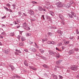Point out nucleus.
<instances>
[{
  "label": "nucleus",
  "mask_w": 79,
  "mask_h": 79,
  "mask_svg": "<svg viewBox=\"0 0 79 79\" xmlns=\"http://www.w3.org/2000/svg\"><path fill=\"white\" fill-rule=\"evenodd\" d=\"M49 53L51 55H52L53 56H56V52L52 51H49Z\"/></svg>",
  "instance_id": "obj_1"
},
{
  "label": "nucleus",
  "mask_w": 79,
  "mask_h": 79,
  "mask_svg": "<svg viewBox=\"0 0 79 79\" xmlns=\"http://www.w3.org/2000/svg\"><path fill=\"white\" fill-rule=\"evenodd\" d=\"M56 5L58 6V7H62L63 6V4L62 3L59 2L56 3Z\"/></svg>",
  "instance_id": "obj_2"
},
{
  "label": "nucleus",
  "mask_w": 79,
  "mask_h": 79,
  "mask_svg": "<svg viewBox=\"0 0 79 79\" xmlns=\"http://www.w3.org/2000/svg\"><path fill=\"white\" fill-rule=\"evenodd\" d=\"M71 69L73 71H74V70H77V66L73 65L71 67Z\"/></svg>",
  "instance_id": "obj_3"
},
{
  "label": "nucleus",
  "mask_w": 79,
  "mask_h": 79,
  "mask_svg": "<svg viewBox=\"0 0 79 79\" xmlns=\"http://www.w3.org/2000/svg\"><path fill=\"white\" fill-rule=\"evenodd\" d=\"M15 51L16 52H15V53L16 55H19V54H18V53H21V52L19 50H18V49H16Z\"/></svg>",
  "instance_id": "obj_4"
},
{
  "label": "nucleus",
  "mask_w": 79,
  "mask_h": 79,
  "mask_svg": "<svg viewBox=\"0 0 79 79\" xmlns=\"http://www.w3.org/2000/svg\"><path fill=\"white\" fill-rule=\"evenodd\" d=\"M28 11L29 14H30V15H34V12L32 10H28Z\"/></svg>",
  "instance_id": "obj_5"
},
{
  "label": "nucleus",
  "mask_w": 79,
  "mask_h": 79,
  "mask_svg": "<svg viewBox=\"0 0 79 79\" xmlns=\"http://www.w3.org/2000/svg\"><path fill=\"white\" fill-rule=\"evenodd\" d=\"M74 53V50L72 49L69 52V54L70 55H72V54H73Z\"/></svg>",
  "instance_id": "obj_6"
},
{
  "label": "nucleus",
  "mask_w": 79,
  "mask_h": 79,
  "mask_svg": "<svg viewBox=\"0 0 79 79\" xmlns=\"http://www.w3.org/2000/svg\"><path fill=\"white\" fill-rule=\"evenodd\" d=\"M4 8L7 11H9L10 13H12V10L11 9H8V8L6 7L5 6H4Z\"/></svg>",
  "instance_id": "obj_7"
},
{
  "label": "nucleus",
  "mask_w": 79,
  "mask_h": 79,
  "mask_svg": "<svg viewBox=\"0 0 79 79\" xmlns=\"http://www.w3.org/2000/svg\"><path fill=\"white\" fill-rule=\"evenodd\" d=\"M30 50L33 52H35L37 51V49L35 48L31 47L30 48Z\"/></svg>",
  "instance_id": "obj_8"
},
{
  "label": "nucleus",
  "mask_w": 79,
  "mask_h": 79,
  "mask_svg": "<svg viewBox=\"0 0 79 79\" xmlns=\"http://www.w3.org/2000/svg\"><path fill=\"white\" fill-rule=\"evenodd\" d=\"M59 17L60 19L62 20V21H64V17H63V15H59Z\"/></svg>",
  "instance_id": "obj_9"
},
{
  "label": "nucleus",
  "mask_w": 79,
  "mask_h": 79,
  "mask_svg": "<svg viewBox=\"0 0 79 79\" xmlns=\"http://www.w3.org/2000/svg\"><path fill=\"white\" fill-rule=\"evenodd\" d=\"M10 52V50L9 49H7L4 51V53L5 54H8Z\"/></svg>",
  "instance_id": "obj_10"
},
{
  "label": "nucleus",
  "mask_w": 79,
  "mask_h": 79,
  "mask_svg": "<svg viewBox=\"0 0 79 79\" xmlns=\"http://www.w3.org/2000/svg\"><path fill=\"white\" fill-rule=\"evenodd\" d=\"M29 67L30 69H32L33 70H34V71H36L37 70V69L36 68H35L34 67V66H29Z\"/></svg>",
  "instance_id": "obj_11"
},
{
  "label": "nucleus",
  "mask_w": 79,
  "mask_h": 79,
  "mask_svg": "<svg viewBox=\"0 0 79 79\" xmlns=\"http://www.w3.org/2000/svg\"><path fill=\"white\" fill-rule=\"evenodd\" d=\"M52 76L53 77L54 79H58V77L57 75H56L53 74H52Z\"/></svg>",
  "instance_id": "obj_12"
},
{
  "label": "nucleus",
  "mask_w": 79,
  "mask_h": 79,
  "mask_svg": "<svg viewBox=\"0 0 79 79\" xmlns=\"http://www.w3.org/2000/svg\"><path fill=\"white\" fill-rule=\"evenodd\" d=\"M65 6L67 8H70L71 6V4L69 3H67L65 5Z\"/></svg>",
  "instance_id": "obj_13"
},
{
  "label": "nucleus",
  "mask_w": 79,
  "mask_h": 79,
  "mask_svg": "<svg viewBox=\"0 0 79 79\" xmlns=\"http://www.w3.org/2000/svg\"><path fill=\"white\" fill-rule=\"evenodd\" d=\"M24 64L25 66L27 67L29 66V64H28V63H27V60H25L24 61Z\"/></svg>",
  "instance_id": "obj_14"
},
{
  "label": "nucleus",
  "mask_w": 79,
  "mask_h": 79,
  "mask_svg": "<svg viewBox=\"0 0 79 79\" xmlns=\"http://www.w3.org/2000/svg\"><path fill=\"white\" fill-rule=\"evenodd\" d=\"M38 9L39 11H43V8H42V7L40 6H39Z\"/></svg>",
  "instance_id": "obj_15"
},
{
  "label": "nucleus",
  "mask_w": 79,
  "mask_h": 79,
  "mask_svg": "<svg viewBox=\"0 0 79 79\" xmlns=\"http://www.w3.org/2000/svg\"><path fill=\"white\" fill-rule=\"evenodd\" d=\"M62 62V60H60L56 62V64H61V63Z\"/></svg>",
  "instance_id": "obj_16"
},
{
  "label": "nucleus",
  "mask_w": 79,
  "mask_h": 79,
  "mask_svg": "<svg viewBox=\"0 0 79 79\" xmlns=\"http://www.w3.org/2000/svg\"><path fill=\"white\" fill-rule=\"evenodd\" d=\"M9 66L10 67L12 71H13V70H14V69H15V67L11 65Z\"/></svg>",
  "instance_id": "obj_17"
},
{
  "label": "nucleus",
  "mask_w": 79,
  "mask_h": 79,
  "mask_svg": "<svg viewBox=\"0 0 79 79\" xmlns=\"http://www.w3.org/2000/svg\"><path fill=\"white\" fill-rule=\"evenodd\" d=\"M27 26V24H26V23L25 22V23H23V27L24 28H26V27Z\"/></svg>",
  "instance_id": "obj_18"
},
{
  "label": "nucleus",
  "mask_w": 79,
  "mask_h": 79,
  "mask_svg": "<svg viewBox=\"0 0 79 79\" xmlns=\"http://www.w3.org/2000/svg\"><path fill=\"white\" fill-rule=\"evenodd\" d=\"M21 40L22 42H23V41H24L26 40V38L22 36L21 37Z\"/></svg>",
  "instance_id": "obj_19"
},
{
  "label": "nucleus",
  "mask_w": 79,
  "mask_h": 79,
  "mask_svg": "<svg viewBox=\"0 0 79 79\" xmlns=\"http://www.w3.org/2000/svg\"><path fill=\"white\" fill-rule=\"evenodd\" d=\"M24 29H25L27 31H29V30H30L31 29L29 27H27V26H26L25 28Z\"/></svg>",
  "instance_id": "obj_20"
},
{
  "label": "nucleus",
  "mask_w": 79,
  "mask_h": 79,
  "mask_svg": "<svg viewBox=\"0 0 79 79\" xmlns=\"http://www.w3.org/2000/svg\"><path fill=\"white\" fill-rule=\"evenodd\" d=\"M42 42H45V41H47V40H48V39L47 38H44V39H42Z\"/></svg>",
  "instance_id": "obj_21"
},
{
  "label": "nucleus",
  "mask_w": 79,
  "mask_h": 79,
  "mask_svg": "<svg viewBox=\"0 0 79 79\" xmlns=\"http://www.w3.org/2000/svg\"><path fill=\"white\" fill-rule=\"evenodd\" d=\"M40 57L42 58L43 60H47V58L44 56H40Z\"/></svg>",
  "instance_id": "obj_22"
},
{
  "label": "nucleus",
  "mask_w": 79,
  "mask_h": 79,
  "mask_svg": "<svg viewBox=\"0 0 79 79\" xmlns=\"http://www.w3.org/2000/svg\"><path fill=\"white\" fill-rule=\"evenodd\" d=\"M39 51L41 53H44V51L42 49H39Z\"/></svg>",
  "instance_id": "obj_23"
},
{
  "label": "nucleus",
  "mask_w": 79,
  "mask_h": 79,
  "mask_svg": "<svg viewBox=\"0 0 79 79\" xmlns=\"http://www.w3.org/2000/svg\"><path fill=\"white\" fill-rule=\"evenodd\" d=\"M64 44H68L69 43V41H64Z\"/></svg>",
  "instance_id": "obj_24"
},
{
  "label": "nucleus",
  "mask_w": 79,
  "mask_h": 79,
  "mask_svg": "<svg viewBox=\"0 0 79 79\" xmlns=\"http://www.w3.org/2000/svg\"><path fill=\"white\" fill-rule=\"evenodd\" d=\"M71 13L72 16H74V17H76V14H74V13L73 12H71Z\"/></svg>",
  "instance_id": "obj_25"
},
{
  "label": "nucleus",
  "mask_w": 79,
  "mask_h": 79,
  "mask_svg": "<svg viewBox=\"0 0 79 79\" xmlns=\"http://www.w3.org/2000/svg\"><path fill=\"white\" fill-rule=\"evenodd\" d=\"M56 56V58H59L60 56V54H57V53Z\"/></svg>",
  "instance_id": "obj_26"
},
{
  "label": "nucleus",
  "mask_w": 79,
  "mask_h": 79,
  "mask_svg": "<svg viewBox=\"0 0 79 79\" xmlns=\"http://www.w3.org/2000/svg\"><path fill=\"white\" fill-rule=\"evenodd\" d=\"M43 67H44V68H48V66L47 65H43Z\"/></svg>",
  "instance_id": "obj_27"
},
{
  "label": "nucleus",
  "mask_w": 79,
  "mask_h": 79,
  "mask_svg": "<svg viewBox=\"0 0 79 79\" xmlns=\"http://www.w3.org/2000/svg\"><path fill=\"white\" fill-rule=\"evenodd\" d=\"M61 45H62V43H60L59 44H57V47H60V46H61Z\"/></svg>",
  "instance_id": "obj_28"
},
{
  "label": "nucleus",
  "mask_w": 79,
  "mask_h": 79,
  "mask_svg": "<svg viewBox=\"0 0 79 79\" xmlns=\"http://www.w3.org/2000/svg\"><path fill=\"white\" fill-rule=\"evenodd\" d=\"M2 35H3L4 36H5V35H6V33H5V32H2Z\"/></svg>",
  "instance_id": "obj_29"
},
{
  "label": "nucleus",
  "mask_w": 79,
  "mask_h": 79,
  "mask_svg": "<svg viewBox=\"0 0 79 79\" xmlns=\"http://www.w3.org/2000/svg\"><path fill=\"white\" fill-rule=\"evenodd\" d=\"M12 6H13V8L14 10H15L16 9V6L15 4H13L12 5Z\"/></svg>",
  "instance_id": "obj_30"
},
{
  "label": "nucleus",
  "mask_w": 79,
  "mask_h": 79,
  "mask_svg": "<svg viewBox=\"0 0 79 79\" xmlns=\"http://www.w3.org/2000/svg\"><path fill=\"white\" fill-rule=\"evenodd\" d=\"M19 45H20V46H22V47H23V46H24V44H23V43L21 42L20 43Z\"/></svg>",
  "instance_id": "obj_31"
},
{
  "label": "nucleus",
  "mask_w": 79,
  "mask_h": 79,
  "mask_svg": "<svg viewBox=\"0 0 79 79\" xmlns=\"http://www.w3.org/2000/svg\"><path fill=\"white\" fill-rule=\"evenodd\" d=\"M74 50H75L76 52H77V51H79V48H74Z\"/></svg>",
  "instance_id": "obj_32"
},
{
  "label": "nucleus",
  "mask_w": 79,
  "mask_h": 79,
  "mask_svg": "<svg viewBox=\"0 0 79 79\" xmlns=\"http://www.w3.org/2000/svg\"><path fill=\"white\" fill-rule=\"evenodd\" d=\"M35 47L36 48H39V46L37 45V44H36V43H35Z\"/></svg>",
  "instance_id": "obj_33"
},
{
  "label": "nucleus",
  "mask_w": 79,
  "mask_h": 79,
  "mask_svg": "<svg viewBox=\"0 0 79 79\" xmlns=\"http://www.w3.org/2000/svg\"><path fill=\"white\" fill-rule=\"evenodd\" d=\"M6 6H8V7H10L11 6L10 5V4L9 3H7L6 4Z\"/></svg>",
  "instance_id": "obj_34"
},
{
  "label": "nucleus",
  "mask_w": 79,
  "mask_h": 79,
  "mask_svg": "<svg viewBox=\"0 0 79 79\" xmlns=\"http://www.w3.org/2000/svg\"><path fill=\"white\" fill-rule=\"evenodd\" d=\"M68 16H69V18H73V17L72 15L71 14H69L68 15Z\"/></svg>",
  "instance_id": "obj_35"
},
{
  "label": "nucleus",
  "mask_w": 79,
  "mask_h": 79,
  "mask_svg": "<svg viewBox=\"0 0 79 79\" xmlns=\"http://www.w3.org/2000/svg\"><path fill=\"white\" fill-rule=\"evenodd\" d=\"M57 32L59 34H61V31L60 30H59L57 31Z\"/></svg>",
  "instance_id": "obj_36"
},
{
  "label": "nucleus",
  "mask_w": 79,
  "mask_h": 79,
  "mask_svg": "<svg viewBox=\"0 0 79 79\" xmlns=\"http://www.w3.org/2000/svg\"><path fill=\"white\" fill-rule=\"evenodd\" d=\"M76 34H79V31H78V29H76Z\"/></svg>",
  "instance_id": "obj_37"
},
{
  "label": "nucleus",
  "mask_w": 79,
  "mask_h": 79,
  "mask_svg": "<svg viewBox=\"0 0 79 79\" xmlns=\"http://www.w3.org/2000/svg\"><path fill=\"white\" fill-rule=\"evenodd\" d=\"M26 35L27 36H30V35H31V33H27L26 34Z\"/></svg>",
  "instance_id": "obj_38"
},
{
  "label": "nucleus",
  "mask_w": 79,
  "mask_h": 79,
  "mask_svg": "<svg viewBox=\"0 0 79 79\" xmlns=\"http://www.w3.org/2000/svg\"><path fill=\"white\" fill-rule=\"evenodd\" d=\"M18 13L19 14V16H21V15H22V13L21 12H18Z\"/></svg>",
  "instance_id": "obj_39"
},
{
  "label": "nucleus",
  "mask_w": 79,
  "mask_h": 79,
  "mask_svg": "<svg viewBox=\"0 0 79 79\" xmlns=\"http://www.w3.org/2000/svg\"><path fill=\"white\" fill-rule=\"evenodd\" d=\"M49 14H50L52 16L53 15V12L52 11H50L49 13Z\"/></svg>",
  "instance_id": "obj_40"
},
{
  "label": "nucleus",
  "mask_w": 79,
  "mask_h": 79,
  "mask_svg": "<svg viewBox=\"0 0 79 79\" xmlns=\"http://www.w3.org/2000/svg\"><path fill=\"white\" fill-rule=\"evenodd\" d=\"M59 79H62L63 78L62 76L60 75H59Z\"/></svg>",
  "instance_id": "obj_41"
},
{
  "label": "nucleus",
  "mask_w": 79,
  "mask_h": 79,
  "mask_svg": "<svg viewBox=\"0 0 79 79\" xmlns=\"http://www.w3.org/2000/svg\"><path fill=\"white\" fill-rule=\"evenodd\" d=\"M70 3L71 5H72V4L74 3V1H71L70 2Z\"/></svg>",
  "instance_id": "obj_42"
},
{
  "label": "nucleus",
  "mask_w": 79,
  "mask_h": 79,
  "mask_svg": "<svg viewBox=\"0 0 79 79\" xmlns=\"http://www.w3.org/2000/svg\"><path fill=\"white\" fill-rule=\"evenodd\" d=\"M48 35H50V36L52 35V33H50V32H48Z\"/></svg>",
  "instance_id": "obj_43"
},
{
  "label": "nucleus",
  "mask_w": 79,
  "mask_h": 79,
  "mask_svg": "<svg viewBox=\"0 0 79 79\" xmlns=\"http://www.w3.org/2000/svg\"><path fill=\"white\" fill-rule=\"evenodd\" d=\"M48 44H51V41H48L47 42Z\"/></svg>",
  "instance_id": "obj_44"
},
{
  "label": "nucleus",
  "mask_w": 79,
  "mask_h": 79,
  "mask_svg": "<svg viewBox=\"0 0 79 79\" xmlns=\"http://www.w3.org/2000/svg\"><path fill=\"white\" fill-rule=\"evenodd\" d=\"M15 77H16L17 78H20V77L19 76L16 75Z\"/></svg>",
  "instance_id": "obj_45"
},
{
  "label": "nucleus",
  "mask_w": 79,
  "mask_h": 79,
  "mask_svg": "<svg viewBox=\"0 0 79 79\" xmlns=\"http://www.w3.org/2000/svg\"><path fill=\"white\" fill-rule=\"evenodd\" d=\"M32 3H33V4H36L37 3V2H35V1H32Z\"/></svg>",
  "instance_id": "obj_46"
},
{
  "label": "nucleus",
  "mask_w": 79,
  "mask_h": 79,
  "mask_svg": "<svg viewBox=\"0 0 79 79\" xmlns=\"http://www.w3.org/2000/svg\"><path fill=\"white\" fill-rule=\"evenodd\" d=\"M69 47H73V44H69L68 45Z\"/></svg>",
  "instance_id": "obj_47"
},
{
  "label": "nucleus",
  "mask_w": 79,
  "mask_h": 79,
  "mask_svg": "<svg viewBox=\"0 0 79 79\" xmlns=\"http://www.w3.org/2000/svg\"><path fill=\"white\" fill-rule=\"evenodd\" d=\"M76 78H79V74L77 76H76Z\"/></svg>",
  "instance_id": "obj_48"
},
{
  "label": "nucleus",
  "mask_w": 79,
  "mask_h": 79,
  "mask_svg": "<svg viewBox=\"0 0 79 79\" xmlns=\"http://www.w3.org/2000/svg\"><path fill=\"white\" fill-rule=\"evenodd\" d=\"M23 16H27V14H26L25 13H23Z\"/></svg>",
  "instance_id": "obj_49"
},
{
  "label": "nucleus",
  "mask_w": 79,
  "mask_h": 79,
  "mask_svg": "<svg viewBox=\"0 0 79 79\" xmlns=\"http://www.w3.org/2000/svg\"><path fill=\"white\" fill-rule=\"evenodd\" d=\"M69 39H71V40H73V37H69Z\"/></svg>",
  "instance_id": "obj_50"
},
{
  "label": "nucleus",
  "mask_w": 79,
  "mask_h": 79,
  "mask_svg": "<svg viewBox=\"0 0 79 79\" xmlns=\"http://www.w3.org/2000/svg\"><path fill=\"white\" fill-rule=\"evenodd\" d=\"M24 51H25V52H28V50L27 49H24Z\"/></svg>",
  "instance_id": "obj_51"
},
{
  "label": "nucleus",
  "mask_w": 79,
  "mask_h": 79,
  "mask_svg": "<svg viewBox=\"0 0 79 79\" xmlns=\"http://www.w3.org/2000/svg\"><path fill=\"white\" fill-rule=\"evenodd\" d=\"M62 50H64V46H63L62 47Z\"/></svg>",
  "instance_id": "obj_52"
},
{
  "label": "nucleus",
  "mask_w": 79,
  "mask_h": 79,
  "mask_svg": "<svg viewBox=\"0 0 79 79\" xmlns=\"http://www.w3.org/2000/svg\"><path fill=\"white\" fill-rule=\"evenodd\" d=\"M29 43L30 44H33V42H32L31 41H30L29 42Z\"/></svg>",
  "instance_id": "obj_53"
},
{
  "label": "nucleus",
  "mask_w": 79,
  "mask_h": 79,
  "mask_svg": "<svg viewBox=\"0 0 79 79\" xmlns=\"http://www.w3.org/2000/svg\"><path fill=\"white\" fill-rule=\"evenodd\" d=\"M6 18V16H4V17H2V19H5Z\"/></svg>",
  "instance_id": "obj_54"
},
{
  "label": "nucleus",
  "mask_w": 79,
  "mask_h": 79,
  "mask_svg": "<svg viewBox=\"0 0 79 79\" xmlns=\"http://www.w3.org/2000/svg\"><path fill=\"white\" fill-rule=\"evenodd\" d=\"M17 21L18 23H20V20H19L17 19Z\"/></svg>",
  "instance_id": "obj_55"
},
{
  "label": "nucleus",
  "mask_w": 79,
  "mask_h": 79,
  "mask_svg": "<svg viewBox=\"0 0 79 79\" xmlns=\"http://www.w3.org/2000/svg\"><path fill=\"white\" fill-rule=\"evenodd\" d=\"M51 44H54V42L53 41H52V42H51Z\"/></svg>",
  "instance_id": "obj_56"
},
{
  "label": "nucleus",
  "mask_w": 79,
  "mask_h": 79,
  "mask_svg": "<svg viewBox=\"0 0 79 79\" xmlns=\"http://www.w3.org/2000/svg\"><path fill=\"white\" fill-rule=\"evenodd\" d=\"M20 27V26H17V29H18V28H19Z\"/></svg>",
  "instance_id": "obj_57"
},
{
  "label": "nucleus",
  "mask_w": 79,
  "mask_h": 79,
  "mask_svg": "<svg viewBox=\"0 0 79 79\" xmlns=\"http://www.w3.org/2000/svg\"><path fill=\"white\" fill-rule=\"evenodd\" d=\"M56 50H58V51H60V49H58L57 48H56Z\"/></svg>",
  "instance_id": "obj_58"
},
{
  "label": "nucleus",
  "mask_w": 79,
  "mask_h": 79,
  "mask_svg": "<svg viewBox=\"0 0 79 79\" xmlns=\"http://www.w3.org/2000/svg\"><path fill=\"white\" fill-rule=\"evenodd\" d=\"M23 32V31H19V33L20 34H21V35H22V33Z\"/></svg>",
  "instance_id": "obj_59"
},
{
  "label": "nucleus",
  "mask_w": 79,
  "mask_h": 79,
  "mask_svg": "<svg viewBox=\"0 0 79 79\" xmlns=\"http://www.w3.org/2000/svg\"><path fill=\"white\" fill-rule=\"evenodd\" d=\"M61 23L62 24H63V25H64V22H61Z\"/></svg>",
  "instance_id": "obj_60"
},
{
  "label": "nucleus",
  "mask_w": 79,
  "mask_h": 79,
  "mask_svg": "<svg viewBox=\"0 0 79 79\" xmlns=\"http://www.w3.org/2000/svg\"><path fill=\"white\" fill-rule=\"evenodd\" d=\"M43 11H46V10L44 9H43Z\"/></svg>",
  "instance_id": "obj_61"
},
{
  "label": "nucleus",
  "mask_w": 79,
  "mask_h": 79,
  "mask_svg": "<svg viewBox=\"0 0 79 79\" xmlns=\"http://www.w3.org/2000/svg\"><path fill=\"white\" fill-rule=\"evenodd\" d=\"M0 45L1 46H2V43H1V42H0Z\"/></svg>",
  "instance_id": "obj_62"
},
{
  "label": "nucleus",
  "mask_w": 79,
  "mask_h": 79,
  "mask_svg": "<svg viewBox=\"0 0 79 79\" xmlns=\"http://www.w3.org/2000/svg\"><path fill=\"white\" fill-rule=\"evenodd\" d=\"M14 23H15V24H18V23H16V21L14 22Z\"/></svg>",
  "instance_id": "obj_63"
},
{
  "label": "nucleus",
  "mask_w": 79,
  "mask_h": 79,
  "mask_svg": "<svg viewBox=\"0 0 79 79\" xmlns=\"http://www.w3.org/2000/svg\"><path fill=\"white\" fill-rule=\"evenodd\" d=\"M11 36H14V34L10 35Z\"/></svg>",
  "instance_id": "obj_64"
}]
</instances>
